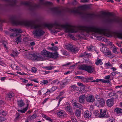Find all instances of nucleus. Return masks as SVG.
<instances>
[{
	"label": "nucleus",
	"mask_w": 122,
	"mask_h": 122,
	"mask_svg": "<svg viewBox=\"0 0 122 122\" xmlns=\"http://www.w3.org/2000/svg\"><path fill=\"white\" fill-rule=\"evenodd\" d=\"M65 47L68 50H70L72 52H76L78 51V49L77 47H73V46L68 44H66L65 45Z\"/></svg>",
	"instance_id": "nucleus-8"
},
{
	"label": "nucleus",
	"mask_w": 122,
	"mask_h": 122,
	"mask_svg": "<svg viewBox=\"0 0 122 122\" xmlns=\"http://www.w3.org/2000/svg\"><path fill=\"white\" fill-rule=\"evenodd\" d=\"M58 57V54L57 52H56L53 53H51V55H50V57H49L56 59Z\"/></svg>",
	"instance_id": "nucleus-21"
},
{
	"label": "nucleus",
	"mask_w": 122,
	"mask_h": 122,
	"mask_svg": "<svg viewBox=\"0 0 122 122\" xmlns=\"http://www.w3.org/2000/svg\"><path fill=\"white\" fill-rule=\"evenodd\" d=\"M73 12L74 13L79 14L80 15H83L87 17H97L99 18H103L104 17L103 15H104L102 14V15L100 14L95 15L94 14H91L88 13L86 12H81L78 10H74Z\"/></svg>",
	"instance_id": "nucleus-5"
},
{
	"label": "nucleus",
	"mask_w": 122,
	"mask_h": 122,
	"mask_svg": "<svg viewBox=\"0 0 122 122\" xmlns=\"http://www.w3.org/2000/svg\"><path fill=\"white\" fill-rule=\"evenodd\" d=\"M58 81V80L57 79L54 80L52 81V83L53 84H55L56 83V82H57Z\"/></svg>",
	"instance_id": "nucleus-60"
},
{
	"label": "nucleus",
	"mask_w": 122,
	"mask_h": 122,
	"mask_svg": "<svg viewBox=\"0 0 122 122\" xmlns=\"http://www.w3.org/2000/svg\"><path fill=\"white\" fill-rule=\"evenodd\" d=\"M37 71V69L35 67H33L31 69V71L32 72L35 73Z\"/></svg>",
	"instance_id": "nucleus-48"
},
{
	"label": "nucleus",
	"mask_w": 122,
	"mask_h": 122,
	"mask_svg": "<svg viewBox=\"0 0 122 122\" xmlns=\"http://www.w3.org/2000/svg\"><path fill=\"white\" fill-rule=\"evenodd\" d=\"M42 72H45V73H44V74H47L50 72V71H42Z\"/></svg>",
	"instance_id": "nucleus-61"
},
{
	"label": "nucleus",
	"mask_w": 122,
	"mask_h": 122,
	"mask_svg": "<svg viewBox=\"0 0 122 122\" xmlns=\"http://www.w3.org/2000/svg\"><path fill=\"white\" fill-rule=\"evenodd\" d=\"M71 102L73 106L76 107L80 109L81 108L82 105L77 103L76 100H72Z\"/></svg>",
	"instance_id": "nucleus-14"
},
{
	"label": "nucleus",
	"mask_w": 122,
	"mask_h": 122,
	"mask_svg": "<svg viewBox=\"0 0 122 122\" xmlns=\"http://www.w3.org/2000/svg\"><path fill=\"white\" fill-rule=\"evenodd\" d=\"M20 36L19 37H16L15 40V41L17 43L20 42H21V39L20 38Z\"/></svg>",
	"instance_id": "nucleus-35"
},
{
	"label": "nucleus",
	"mask_w": 122,
	"mask_h": 122,
	"mask_svg": "<svg viewBox=\"0 0 122 122\" xmlns=\"http://www.w3.org/2000/svg\"><path fill=\"white\" fill-rule=\"evenodd\" d=\"M105 80L101 79H97L96 80H93L92 82L95 83V82H98L99 81H101L103 83H105Z\"/></svg>",
	"instance_id": "nucleus-32"
},
{
	"label": "nucleus",
	"mask_w": 122,
	"mask_h": 122,
	"mask_svg": "<svg viewBox=\"0 0 122 122\" xmlns=\"http://www.w3.org/2000/svg\"><path fill=\"white\" fill-rule=\"evenodd\" d=\"M70 89L71 90V91H76L78 90L79 89V88L78 87L76 86L75 85H72L70 86Z\"/></svg>",
	"instance_id": "nucleus-20"
},
{
	"label": "nucleus",
	"mask_w": 122,
	"mask_h": 122,
	"mask_svg": "<svg viewBox=\"0 0 122 122\" xmlns=\"http://www.w3.org/2000/svg\"><path fill=\"white\" fill-rule=\"evenodd\" d=\"M32 59L34 60H38V56L35 53L33 54Z\"/></svg>",
	"instance_id": "nucleus-34"
},
{
	"label": "nucleus",
	"mask_w": 122,
	"mask_h": 122,
	"mask_svg": "<svg viewBox=\"0 0 122 122\" xmlns=\"http://www.w3.org/2000/svg\"><path fill=\"white\" fill-rule=\"evenodd\" d=\"M108 95L110 97H111L112 96H114L116 98H117L118 97L116 93H114V92H112L109 94Z\"/></svg>",
	"instance_id": "nucleus-30"
},
{
	"label": "nucleus",
	"mask_w": 122,
	"mask_h": 122,
	"mask_svg": "<svg viewBox=\"0 0 122 122\" xmlns=\"http://www.w3.org/2000/svg\"><path fill=\"white\" fill-rule=\"evenodd\" d=\"M5 119V118L0 116V122H2L4 121Z\"/></svg>",
	"instance_id": "nucleus-56"
},
{
	"label": "nucleus",
	"mask_w": 122,
	"mask_h": 122,
	"mask_svg": "<svg viewBox=\"0 0 122 122\" xmlns=\"http://www.w3.org/2000/svg\"><path fill=\"white\" fill-rule=\"evenodd\" d=\"M27 107H26L24 108L23 110H18V111L19 112H20L21 113H23L25 112L27 110Z\"/></svg>",
	"instance_id": "nucleus-41"
},
{
	"label": "nucleus",
	"mask_w": 122,
	"mask_h": 122,
	"mask_svg": "<svg viewBox=\"0 0 122 122\" xmlns=\"http://www.w3.org/2000/svg\"><path fill=\"white\" fill-rule=\"evenodd\" d=\"M7 44V42L6 41L4 42L3 43V45L5 47L6 49V50H7L8 49V48L6 46V45Z\"/></svg>",
	"instance_id": "nucleus-44"
},
{
	"label": "nucleus",
	"mask_w": 122,
	"mask_h": 122,
	"mask_svg": "<svg viewBox=\"0 0 122 122\" xmlns=\"http://www.w3.org/2000/svg\"><path fill=\"white\" fill-rule=\"evenodd\" d=\"M86 101L88 102H93L95 100L93 95L87 96L86 98Z\"/></svg>",
	"instance_id": "nucleus-13"
},
{
	"label": "nucleus",
	"mask_w": 122,
	"mask_h": 122,
	"mask_svg": "<svg viewBox=\"0 0 122 122\" xmlns=\"http://www.w3.org/2000/svg\"><path fill=\"white\" fill-rule=\"evenodd\" d=\"M99 101L100 107L104 105L105 102L104 100L103 99H100Z\"/></svg>",
	"instance_id": "nucleus-31"
},
{
	"label": "nucleus",
	"mask_w": 122,
	"mask_h": 122,
	"mask_svg": "<svg viewBox=\"0 0 122 122\" xmlns=\"http://www.w3.org/2000/svg\"><path fill=\"white\" fill-rule=\"evenodd\" d=\"M50 49L51 50L56 51L58 49V48L56 47H55L51 48H50Z\"/></svg>",
	"instance_id": "nucleus-53"
},
{
	"label": "nucleus",
	"mask_w": 122,
	"mask_h": 122,
	"mask_svg": "<svg viewBox=\"0 0 122 122\" xmlns=\"http://www.w3.org/2000/svg\"><path fill=\"white\" fill-rule=\"evenodd\" d=\"M63 98H64L63 97H62L60 98L59 99V100L58 102V103L57 105V107H58L59 106L60 104V102Z\"/></svg>",
	"instance_id": "nucleus-55"
},
{
	"label": "nucleus",
	"mask_w": 122,
	"mask_h": 122,
	"mask_svg": "<svg viewBox=\"0 0 122 122\" xmlns=\"http://www.w3.org/2000/svg\"><path fill=\"white\" fill-rule=\"evenodd\" d=\"M94 104L95 105L98 107H100L99 101L98 100H97L94 102Z\"/></svg>",
	"instance_id": "nucleus-36"
},
{
	"label": "nucleus",
	"mask_w": 122,
	"mask_h": 122,
	"mask_svg": "<svg viewBox=\"0 0 122 122\" xmlns=\"http://www.w3.org/2000/svg\"><path fill=\"white\" fill-rule=\"evenodd\" d=\"M87 78H85L84 77H83L82 78V80L84 82H88V81H87Z\"/></svg>",
	"instance_id": "nucleus-52"
},
{
	"label": "nucleus",
	"mask_w": 122,
	"mask_h": 122,
	"mask_svg": "<svg viewBox=\"0 0 122 122\" xmlns=\"http://www.w3.org/2000/svg\"><path fill=\"white\" fill-rule=\"evenodd\" d=\"M71 120L72 122H77L76 119L73 117L71 118Z\"/></svg>",
	"instance_id": "nucleus-54"
},
{
	"label": "nucleus",
	"mask_w": 122,
	"mask_h": 122,
	"mask_svg": "<svg viewBox=\"0 0 122 122\" xmlns=\"http://www.w3.org/2000/svg\"><path fill=\"white\" fill-rule=\"evenodd\" d=\"M33 54L29 53L28 54L27 57L28 58L30 59H32Z\"/></svg>",
	"instance_id": "nucleus-46"
},
{
	"label": "nucleus",
	"mask_w": 122,
	"mask_h": 122,
	"mask_svg": "<svg viewBox=\"0 0 122 122\" xmlns=\"http://www.w3.org/2000/svg\"><path fill=\"white\" fill-rule=\"evenodd\" d=\"M100 117H109V115L107 113H106V110H104L102 112V110L100 109Z\"/></svg>",
	"instance_id": "nucleus-9"
},
{
	"label": "nucleus",
	"mask_w": 122,
	"mask_h": 122,
	"mask_svg": "<svg viewBox=\"0 0 122 122\" xmlns=\"http://www.w3.org/2000/svg\"><path fill=\"white\" fill-rule=\"evenodd\" d=\"M107 20L108 22L110 23L116 22L120 25L122 24V19H119L115 17H113L112 18L108 17L107 19Z\"/></svg>",
	"instance_id": "nucleus-7"
},
{
	"label": "nucleus",
	"mask_w": 122,
	"mask_h": 122,
	"mask_svg": "<svg viewBox=\"0 0 122 122\" xmlns=\"http://www.w3.org/2000/svg\"><path fill=\"white\" fill-rule=\"evenodd\" d=\"M66 105H67L65 107V110L69 112L71 114H73V112L71 111V107L70 106L69 103L68 102L66 103Z\"/></svg>",
	"instance_id": "nucleus-12"
},
{
	"label": "nucleus",
	"mask_w": 122,
	"mask_h": 122,
	"mask_svg": "<svg viewBox=\"0 0 122 122\" xmlns=\"http://www.w3.org/2000/svg\"><path fill=\"white\" fill-rule=\"evenodd\" d=\"M56 89V88L55 86H53L51 88V90L53 92Z\"/></svg>",
	"instance_id": "nucleus-64"
},
{
	"label": "nucleus",
	"mask_w": 122,
	"mask_h": 122,
	"mask_svg": "<svg viewBox=\"0 0 122 122\" xmlns=\"http://www.w3.org/2000/svg\"><path fill=\"white\" fill-rule=\"evenodd\" d=\"M115 99L114 97L112 98L108 99L107 101V106L109 107H111L114 104V99Z\"/></svg>",
	"instance_id": "nucleus-10"
},
{
	"label": "nucleus",
	"mask_w": 122,
	"mask_h": 122,
	"mask_svg": "<svg viewBox=\"0 0 122 122\" xmlns=\"http://www.w3.org/2000/svg\"><path fill=\"white\" fill-rule=\"evenodd\" d=\"M91 112L87 110L84 112V116L85 118L89 119L91 117Z\"/></svg>",
	"instance_id": "nucleus-15"
},
{
	"label": "nucleus",
	"mask_w": 122,
	"mask_h": 122,
	"mask_svg": "<svg viewBox=\"0 0 122 122\" xmlns=\"http://www.w3.org/2000/svg\"><path fill=\"white\" fill-rule=\"evenodd\" d=\"M87 81L88 82H92L93 81V77H90L87 78Z\"/></svg>",
	"instance_id": "nucleus-45"
},
{
	"label": "nucleus",
	"mask_w": 122,
	"mask_h": 122,
	"mask_svg": "<svg viewBox=\"0 0 122 122\" xmlns=\"http://www.w3.org/2000/svg\"><path fill=\"white\" fill-rule=\"evenodd\" d=\"M79 69L84 71L88 73H91L94 72L95 70V67L93 66L83 64L79 66Z\"/></svg>",
	"instance_id": "nucleus-4"
},
{
	"label": "nucleus",
	"mask_w": 122,
	"mask_h": 122,
	"mask_svg": "<svg viewBox=\"0 0 122 122\" xmlns=\"http://www.w3.org/2000/svg\"><path fill=\"white\" fill-rule=\"evenodd\" d=\"M67 82H61L60 84V88L62 89L65 87V85L66 83H67Z\"/></svg>",
	"instance_id": "nucleus-33"
},
{
	"label": "nucleus",
	"mask_w": 122,
	"mask_h": 122,
	"mask_svg": "<svg viewBox=\"0 0 122 122\" xmlns=\"http://www.w3.org/2000/svg\"><path fill=\"white\" fill-rule=\"evenodd\" d=\"M88 50L90 51H93L95 50V46L90 45V46L87 47Z\"/></svg>",
	"instance_id": "nucleus-26"
},
{
	"label": "nucleus",
	"mask_w": 122,
	"mask_h": 122,
	"mask_svg": "<svg viewBox=\"0 0 122 122\" xmlns=\"http://www.w3.org/2000/svg\"><path fill=\"white\" fill-rule=\"evenodd\" d=\"M79 29L82 31H85L87 33L89 32H94L97 33L104 34L109 37H111L112 36L110 32L106 29L98 28L94 26H79Z\"/></svg>",
	"instance_id": "nucleus-2"
},
{
	"label": "nucleus",
	"mask_w": 122,
	"mask_h": 122,
	"mask_svg": "<svg viewBox=\"0 0 122 122\" xmlns=\"http://www.w3.org/2000/svg\"><path fill=\"white\" fill-rule=\"evenodd\" d=\"M75 113L76 116L79 117L81 114V112L79 109H77L75 111Z\"/></svg>",
	"instance_id": "nucleus-29"
},
{
	"label": "nucleus",
	"mask_w": 122,
	"mask_h": 122,
	"mask_svg": "<svg viewBox=\"0 0 122 122\" xmlns=\"http://www.w3.org/2000/svg\"><path fill=\"white\" fill-rule=\"evenodd\" d=\"M23 4L27 6L30 9H31L33 7V5L29 2H24Z\"/></svg>",
	"instance_id": "nucleus-23"
},
{
	"label": "nucleus",
	"mask_w": 122,
	"mask_h": 122,
	"mask_svg": "<svg viewBox=\"0 0 122 122\" xmlns=\"http://www.w3.org/2000/svg\"><path fill=\"white\" fill-rule=\"evenodd\" d=\"M91 55V54L90 53H88L85 52L79 55V56L80 57H83L85 56L87 57L89 56H90Z\"/></svg>",
	"instance_id": "nucleus-24"
},
{
	"label": "nucleus",
	"mask_w": 122,
	"mask_h": 122,
	"mask_svg": "<svg viewBox=\"0 0 122 122\" xmlns=\"http://www.w3.org/2000/svg\"><path fill=\"white\" fill-rule=\"evenodd\" d=\"M41 82L43 85L46 84L48 83V81H47L44 80H43L42 81H41Z\"/></svg>",
	"instance_id": "nucleus-50"
},
{
	"label": "nucleus",
	"mask_w": 122,
	"mask_h": 122,
	"mask_svg": "<svg viewBox=\"0 0 122 122\" xmlns=\"http://www.w3.org/2000/svg\"><path fill=\"white\" fill-rule=\"evenodd\" d=\"M115 112H116L117 114H122V109L117 108L115 109Z\"/></svg>",
	"instance_id": "nucleus-27"
},
{
	"label": "nucleus",
	"mask_w": 122,
	"mask_h": 122,
	"mask_svg": "<svg viewBox=\"0 0 122 122\" xmlns=\"http://www.w3.org/2000/svg\"><path fill=\"white\" fill-rule=\"evenodd\" d=\"M6 112L5 111H3L0 112V115L4 116H6Z\"/></svg>",
	"instance_id": "nucleus-40"
},
{
	"label": "nucleus",
	"mask_w": 122,
	"mask_h": 122,
	"mask_svg": "<svg viewBox=\"0 0 122 122\" xmlns=\"http://www.w3.org/2000/svg\"><path fill=\"white\" fill-rule=\"evenodd\" d=\"M85 95H82L80 96L79 98V102L81 103H83L85 101Z\"/></svg>",
	"instance_id": "nucleus-17"
},
{
	"label": "nucleus",
	"mask_w": 122,
	"mask_h": 122,
	"mask_svg": "<svg viewBox=\"0 0 122 122\" xmlns=\"http://www.w3.org/2000/svg\"><path fill=\"white\" fill-rule=\"evenodd\" d=\"M46 69L47 70H51L54 69V67L52 66H50L46 67Z\"/></svg>",
	"instance_id": "nucleus-47"
},
{
	"label": "nucleus",
	"mask_w": 122,
	"mask_h": 122,
	"mask_svg": "<svg viewBox=\"0 0 122 122\" xmlns=\"http://www.w3.org/2000/svg\"><path fill=\"white\" fill-rule=\"evenodd\" d=\"M41 54L44 57H50V55H51V53L45 50H44L41 51Z\"/></svg>",
	"instance_id": "nucleus-11"
},
{
	"label": "nucleus",
	"mask_w": 122,
	"mask_h": 122,
	"mask_svg": "<svg viewBox=\"0 0 122 122\" xmlns=\"http://www.w3.org/2000/svg\"><path fill=\"white\" fill-rule=\"evenodd\" d=\"M45 4L46 5H49L51 4V3L49 2H47L45 3Z\"/></svg>",
	"instance_id": "nucleus-63"
},
{
	"label": "nucleus",
	"mask_w": 122,
	"mask_h": 122,
	"mask_svg": "<svg viewBox=\"0 0 122 122\" xmlns=\"http://www.w3.org/2000/svg\"><path fill=\"white\" fill-rule=\"evenodd\" d=\"M51 10L54 12L59 14H60L62 11L61 10L56 7L53 8H51Z\"/></svg>",
	"instance_id": "nucleus-18"
},
{
	"label": "nucleus",
	"mask_w": 122,
	"mask_h": 122,
	"mask_svg": "<svg viewBox=\"0 0 122 122\" xmlns=\"http://www.w3.org/2000/svg\"><path fill=\"white\" fill-rule=\"evenodd\" d=\"M36 114H34L31 116V118L32 119H34L36 118Z\"/></svg>",
	"instance_id": "nucleus-59"
},
{
	"label": "nucleus",
	"mask_w": 122,
	"mask_h": 122,
	"mask_svg": "<svg viewBox=\"0 0 122 122\" xmlns=\"http://www.w3.org/2000/svg\"><path fill=\"white\" fill-rule=\"evenodd\" d=\"M114 34L115 36L118 38L122 39V33L116 32L114 33Z\"/></svg>",
	"instance_id": "nucleus-22"
},
{
	"label": "nucleus",
	"mask_w": 122,
	"mask_h": 122,
	"mask_svg": "<svg viewBox=\"0 0 122 122\" xmlns=\"http://www.w3.org/2000/svg\"><path fill=\"white\" fill-rule=\"evenodd\" d=\"M100 45L103 46L100 49V50L104 53L106 56L111 55H112L111 52L109 50V49L104 46L105 45L102 43H100Z\"/></svg>",
	"instance_id": "nucleus-6"
},
{
	"label": "nucleus",
	"mask_w": 122,
	"mask_h": 122,
	"mask_svg": "<svg viewBox=\"0 0 122 122\" xmlns=\"http://www.w3.org/2000/svg\"><path fill=\"white\" fill-rule=\"evenodd\" d=\"M10 30L11 32H15L17 33H20L22 32L21 30L20 29H10Z\"/></svg>",
	"instance_id": "nucleus-19"
},
{
	"label": "nucleus",
	"mask_w": 122,
	"mask_h": 122,
	"mask_svg": "<svg viewBox=\"0 0 122 122\" xmlns=\"http://www.w3.org/2000/svg\"><path fill=\"white\" fill-rule=\"evenodd\" d=\"M105 65L107 66H112V65H111L110 63L109 62L105 63Z\"/></svg>",
	"instance_id": "nucleus-58"
},
{
	"label": "nucleus",
	"mask_w": 122,
	"mask_h": 122,
	"mask_svg": "<svg viewBox=\"0 0 122 122\" xmlns=\"http://www.w3.org/2000/svg\"><path fill=\"white\" fill-rule=\"evenodd\" d=\"M94 113L96 116L98 117H100V112H99L97 110H96L94 112Z\"/></svg>",
	"instance_id": "nucleus-38"
},
{
	"label": "nucleus",
	"mask_w": 122,
	"mask_h": 122,
	"mask_svg": "<svg viewBox=\"0 0 122 122\" xmlns=\"http://www.w3.org/2000/svg\"><path fill=\"white\" fill-rule=\"evenodd\" d=\"M102 14L105 15H108L110 16H112L113 15L112 14L111 12L106 13L105 12H103L102 13Z\"/></svg>",
	"instance_id": "nucleus-39"
},
{
	"label": "nucleus",
	"mask_w": 122,
	"mask_h": 122,
	"mask_svg": "<svg viewBox=\"0 0 122 122\" xmlns=\"http://www.w3.org/2000/svg\"><path fill=\"white\" fill-rule=\"evenodd\" d=\"M114 121V120L112 117L108 119L107 122H113Z\"/></svg>",
	"instance_id": "nucleus-49"
},
{
	"label": "nucleus",
	"mask_w": 122,
	"mask_h": 122,
	"mask_svg": "<svg viewBox=\"0 0 122 122\" xmlns=\"http://www.w3.org/2000/svg\"><path fill=\"white\" fill-rule=\"evenodd\" d=\"M10 20L11 23L15 25H25L31 28L36 29L33 32V34L35 36L40 37L44 33V32L41 29V25L39 24H36L34 20H21L15 16L11 17L10 18Z\"/></svg>",
	"instance_id": "nucleus-1"
},
{
	"label": "nucleus",
	"mask_w": 122,
	"mask_h": 122,
	"mask_svg": "<svg viewBox=\"0 0 122 122\" xmlns=\"http://www.w3.org/2000/svg\"><path fill=\"white\" fill-rule=\"evenodd\" d=\"M18 105L20 107H22L23 106L25 105V104L23 102V101L21 100L18 102Z\"/></svg>",
	"instance_id": "nucleus-28"
},
{
	"label": "nucleus",
	"mask_w": 122,
	"mask_h": 122,
	"mask_svg": "<svg viewBox=\"0 0 122 122\" xmlns=\"http://www.w3.org/2000/svg\"><path fill=\"white\" fill-rule=\"evenodd\" d=\"M117 48L115 46H114L112 50V51L113 52L115 53H117L118 52L117 51Z\"/></svg>",
	"instance_id": "nucleus-42"
},
{
	"label": "nucleus",
	"mask_w": 122,
	"mask_h": 122,
	"mask_svg": "<svg viewBox=\"0 0 122 122\" xmlns=\"http://www.w3.org/2000/svg\"><path fill=\"white\" fill-rule=\"evenodd\" d=\"M53 92L51 90H51H49V89H48L47 90V92H46L44 93L45 94H49L50 93H51L52 92Z\"/></svg>",
	"instance_id": "nucleus-43"
},
{
	"label": "nucleus",
	"mask_w": 122,
	"mask_h": 122,
	"mask_svg": "<svg viewBox=\"0 0 122 122\" xmlns=\"http://www.w3.org/2000/svg\"><path fill=\"white\" fill-rule=\"evenodd\" d=\"M15 96V94L13 92L10 93L7 95V96L9 98H11L14 97Z\"/></svg>",
	"instance_id": "nucleus-37"
},
{
	"label": "nucleus",
	"mask_w": 122,
	"mask_h": 122,
	"mask_svg": "<svg viewBox=\"0 0 122 122\" xmlns=\"http://www.w3.org/2000/svg\"><path fill=\"white\" fill-rule=\"evenodd\" d=\"M57 116L61 118H62L65 115V113L64 111L61 110L57 112Z\"/></svg>",
	"instance_id": "nucleus-16"
},
{
	"label": "nucleus",
	"mask_w": 122,
	"mask_h": 122,
	"mask_svg": "<svg viewBox=\"0 0 122 122\" xmlns=\"http://www.w3.org/2000/svg\"><path fill=\"white\" fill-rule=\"evenodd\" d=\"M102 63L101 59L98 58L97 59L95 63V64L97 65H98L99 64L101 65Z\"/></svg>",
	"instance_id": "nucleus-25"
},
{
	"label": "nucleus",
	"mask_w": 122,
	"mask_h": 122,
	"mask_svg": "<svg viewBox=\"0 0 122 122\" xmlns=\"http://www.w3.org/2000/svg\"><path fill=\"white\" fill-rule=\"evenodd\" d=\"M45 26L50 29L53 27L56 29L60 30L62 28H64L66 29V32H67L76 33L77 32L76 28L73 27L68 23H66L65 24L61 25L57 22H55L53 24H46L45 25Z\"/></svg>",
	"instance_id": "nucleus-3"
},
{
	"label": "nucleus",
	"mask_w": 122,
	"mask_h": 122,
	"mask_svg": "<svg viewBox=\"0 0 122 122\" xmlns=\"http://www.w3.org/2000/svg\"><path fill=\"white\" fill-rule=\"evenodd\" d=\"M40 7V5L39 4L35 5L34 6L35 8H39Z\"/></svg>",
	"instance_id": "nucleus-62"
},
{
	"label": "nucleus",
	"mask_w": 122,
	"mask_h": 122,
	"mask_svg": "<svg viewBox=\"0 0 122 122\" xmlns=\"http://www.w3.org/2000/svg\"><path fill=\"white\" fill-rule=\"evenodd\" d=\"M45 117L46 120H48L51 122L52 121V120L50 118L47 116H45Z\"/></svg>",
	"instance_id": "nucleus-57"
},
{
	"label": "nucleus",
	"mask_w": 122,
	"mask_h": 122,
	"mask_svg": "<svg viewBox=\"0 0 122 122\" xmlns=\"http://www.w3.org/2000/svg\"><path fill=\"white\" fill-rule=\"evenodd\" d=\"M17 34H16L14 33L11 34H10V36L11 37H14L15 36H17Z\"/></svg>",
	"instance_id": "nucleus-51"
}]
</instances>
